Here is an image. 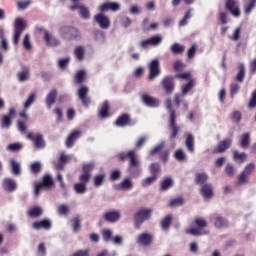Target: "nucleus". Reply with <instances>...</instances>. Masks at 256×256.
<instances>
[{"label": "nucleus", "instance_id": "nucleus-1", "mask_svg": "<svg viewBox=\"0 0 256 256\" xmlns=\"http://www.w3.org/2000/svg\"><path fill=\"white\" fill-rule=\"evenodd\" d=\"M117 160L120 163H125L128 161V172L130 175H139V169L141 167V162L137 156L135 150H129L128 152H121L116 156Z\"/></svg>", "mask_w": 256, "mask_h": 256}, {"label": "nucleus", "instance_id": "nucleus-2", "mask_svg": "<svg viewBox=\"0 0 256 256\" xmlns=\"http://www.w3.org/2000/svg\"><path fill=\"white\" fill-rule=\"evenodd\" d=\"M166 109L169 113L168 129L170 131V141H175L181 128L177 125V112L173 109L171 99L166 100Z\"/></svg>", "mask_w": 256, "mask_h": 256}, {"label": "nucleus", "instance_id": "nucleus-3", "mask_svg": "<svg viewBox=\"0 0 256 256\" xmlns=\"http://www.w3.org/2000/svg\"><path fill=\"white\" fill-rule=\"evenodd\" d=\"M193 225L196 228H189L186 230L187 235H193L194 237H201L203 235H209V230L207 229V220L203 217H195L193 220Z\"/></svg>", "mask_w": 256, "mask_h": 256}, {"label": "nucleus", "instance_id": "nucleus-4", "mask_svg": "<svg viewBox=\"0 0 256 256\" xmlns=\"http://www.w3.org/2000/svg\"><path fill=\"white\" fill-rule=\"evenodd\" d=\"M59 31L60 37L66 41H77V39H81V33L73 26H62Z\"/></svg>", "mask_w": 256, "mask_h": 256}, {"label": "nucleus", "instance_id": "nucleus-5", "mask_svg": "<svg viewBox=\"0 0 256 256\" xmlns=\"http://www.w3.org/2000/svg\"><path fill=\"white\" fill-rule=\"evenodd\" d=\"M150 173L151 176L143 179L141 181V186L142 187H149L159 179V173H161V166L158 163H152L150 165Z\"/></svg>", "mask_w": 256, "mask_h": 256}, {"label": "nucleus", "instance_id": "nucleus-6", "mask_svg": "<svg viewBox=\"0 0 256 256\" xmlns=\"http://www.w3.org/2000/svg\"><path fill=\"white\" fill-rule=\"evenodd\" d=\"M153 213V209H140L138 212L134 214V225L136 229H141V225L145 223V221L151 219V214Z\"/></svg>", "mask_w": 256, "mask_h": 256}, {"label": "nucleus", "instance_id": "nucleus-7", "mask_svg": "<svg viewBox=\"0 0 256 256\" xmlns=\"http://www.w3.org/2000/svg\"><path fill=\"white\" fill-rule=\"evenodd\" d=\"M195 87V80H190L187 84L183 85L181 88V94L176 93L174 95V103L176 107H180L181 103L185 100V95Z\"/></svg>", "mask_w": 256, "mask_h": 256}, {"label": "nucleus", "instance_id": "nucleus-8", "mask_svg": "<svg viewBox=\"0 0 256 256\" xmlns=\"http://www.w3.org/2000/svg\"><path fill=\"white\" fill-rule=\"evenodd\" d=\"M55 185L53 181V177L51 175L46 174L42 177V181L35 185L34 194L37 196L43 191V189H51Z\"/></svg>", "mask_w": 256, "mask_h": 256}, {"label": "nucleus", "instance_id": "nucleus-9", "mask_svg": "<svg viewBox=\"0 0 256 256\" xmlns=\"http://www.w3.org/2000/svg\"><path fill=\"white\" fill-rule=\"evenodd\" d=\"M27 25L22 18H16L14 23V36H13V43L14 45H19V39H21V35L23 31H25Z\"/></svg>", "mask_w": 256, "mask_h": 256}, {"label": "nucleus", "instance_id": "nucleus-10", "mask_svg": "<svg viewBox=\"0 0 256 256\" xmlns=\"http://www.w3.org/2000/svg\"><path fill=\"white\" fill-rule=\"evenodd\" d=\"M148 69V81H155L156 78L161 75V63L159 62V59H153L150 62Z\"/></svg>", "mask_w": 256, "mask_h": 256}, {"label": "nucleus", "instance_id": "nucleus-11", "mask_svg": "<svg viewBox=\"0 0 256 256\" xmlns=\"http://www.w3.org/2000/svg\"><path fill=\"white\" fill-rule=\"evenodd\" d=\"M225 9L226 11H229L230 15L235 17V19H239V17H241V6L239 5L238 0H226Z\"/></svg>", "mask_w": 256, "mask_h": 256}, {"label": "nucleus", "instance_id": "nucleus-12", "mask_svg": "<svg viewBox=\"0 0 256 256\" xmlns=\"http://www.w3.org/2000/svg\"><path fill=\"white\" fill-rule=\"evenodd\" d=\"M27 139L34 143L35 149H45V146L47 145L43 134L34 135L33 132H29L27 134Z\"/></svg>", "mask_w": 256, "mask_h": 256}, {"label": "nucleus", "instance_id": "nucleus-13", "mask_svg": "<svg viewBox=\"0 0 256 256\" xmlns=\"http://www.w3.org/2000/svg\"><path fill=\"white\" fill-rule=\"evenodd\" d=\"M78 99L84 107H89L91 105V97H89V87L80 86L77 91Z\"/></svg>", "mask_w": 256, "mask_h": 256}, {"label": "nucleus", "instance_id": "nucleus-14", "mask_svg": "<svg viewBox=\"0 0 256 256\" xmlns=\"http://www.w3.org/2000/svg\"><path fill=\"white\" fill-rule=\"evenodd\" d=\"M161 85L165 91L166 95H171L173 91H175V77L174 76H165L162 81Z\"/></svg>", "mask_w": 256, "mask_h": 256}, {"label": "nucleus", "instance_id": "nucleus-15", "mask_svg": "<svg viewBox=\"0 0 256 256\" xmlns=\"http://www.w3.org/2000/svg\"><path fill=\"white\" fill-rule=\"evenodd\" d=\"M16 113L15 108H10L8 114L2 116L1 127L3 129H9L13 125V117Z\"/></svg>", "mask_w": 256, "mask_h": 256}, {"label": "nucleus", "instance_id": "nucleus-16", "mask_svg": "<svg viewBox=\"0 0 256 256\" xmlns=\"http://www.w3.org/2000/svg\"><path fill=\"white\" fill-rule=\"evenodd\" d=\"M95 23H98L101 29H109L111 27V20L103 13H98L94 16Z\"/></svg>", "mask_w": 256, "mask_h": 256}, {"label": "nucleus", "instance_id": "nucleus-17", "mask_svg": "<svg viewBox=\"0 0 256 256\" xmlns=\"http://www.w3.org/2000/svg\"><path fill=\"white\" fill-rule=\"evenodd\" d=\"M233 145V140L232 139H225L222 140L218 143L217 147L213 149L212 153L213 155H219L221 153H225L229 147Z\"/></svg>", "mask_w": 256, "mask_h": 256}, {"label": "nucleus", "instance_id": "nucleus-18", "mask_svg": "<svg viewBox=\"0 0 256 256\" xmlns=\"http://www.w3.org/2000/svg\"><path fill=\"white\" fill-rule=\"evenodd\" d=\"M121 9V4L117 2H105L99 6L100 13H107V11H112L115 13Z\"/></svg>", "mask_w": 256, "mask_h": 256}, {"label": "nucleus", "instance_id": "nucleus-19", "mask_svg": "<svg viewBox=\"0 0 256 256\" xmlns=\"http://www.w3.org/2000/svg\"><path fill=\"white\" fill-rule=\"evenodd\" d=\"M79 137H81V130H73L66 139L67 149H71Z\"/></svg>", "mask_w": 256, "mask_h": 256}, {"label": "nucleus", "instance_id": "nucleus-20", "mask_svg": "<svg viewBox=\"0 0 256 256\" xmlns=\"http://www.w3.org/2000/svg\"><path fill=\"white\" fill-rule=\"evenodd\" d=\"M138 245H143V247H149L153 243V235L149 233H142L137 239Z\"/></svg>", "mask_w": 256, "mask_h": 256}, {"label": "nucleus", "instance_id": "nucleus-21", "mask_svg": "<svg viewBox=\"0 0 256 256\" xmlns=\"http://www.w3.org/2000/svg\"><path fill=\"white\" fill-rule=\"evenodd\" d=\"M142 103L147 107H159V99L150 96L149 94H143L141 96Z\"/></svg>", "mask_w": 256, "mask_h": 256}, {"label": "nucleus", "instance_id": "nucleus-22", "mask_svg": "<svg viewBox=\"0 0 256 256\" xmlns=\"http://www.w3.org/2000/svg\"><path fill=\"white\" fill-rule=\"evenodd\" d=\"M44 41L48 47H58V45H61V42L51 35L49 31H44Z\"/></svg>", "mask_w": 256, "mask_h": 256}, {"label": "nucleus", "instance_id": "nucleus-23", "mask_svg": "<svg viewBox=\"0 0 256 256\" xmlns=\"http://www.w3.org/2000/svg\"><path fill=\"white\" fill-rule=\"evenodd\" d=\"M32 227L33 229H36V231H39L41 229H45L47 231L52 227L51 220L43 219L40 221H36L32 224Z\"/></svg>", "mask_w": 256, "mask_h": 256}, {"label": "nucleus", "instance_id": "nucleus-24", "mask_svg": "<svg viewBox=\"0 0 256 256\" xmlns=\"http://www.w3.org/2000/svg\"><path fill=\"white\" fill-rule=\"evenodd\" d=\"M121 219V213L119 211H108L104 213V220L107 223H117Z\"/></svg>", "mask_w": 256, "mask_h": 256}, {"label": "nucleus", "instance_id": "nucleus-25", "mask_svg": "<svg viewBox=\"0 0 256 256\" xmlns=\"http://www.w3.org/2000/svg\"><path fill=\"white\" fill-rule=\"evenodd\" d=\"M116 127H127L131 125V116L129 114L120 115L115 121Z\"/></svg>", "mask_w": 256, "mask_h": 256}, {"label": "nucleus", "instance_id": "nucleus-26", "mask_svg": "<svg viewBox=\"0 0 256 256\" xmlns=\"http://www.w3.org/2000/svg\"><path fill=\"white\" fill-rule=\"evenodd\" d=\"M2 187L5 191H8L9 193H13V191L17 189V183L15 182V180L11 178H6L2 182Z\"/></svg>", "mask_w": 256, "mask_h": 256}, {"label": "nucleus", "instance_id": "nucleus-27", "mask_svg": "<svg viewBox=\"0 0 256 256\" xmlns=\"http://www.w3.org/2000/svg\"><path fill=\"white\" fill-rule=\"evenodd\" d=\"M200 193L204 199H211V197H213V185L209 183L203 184Z\"/></svg>", "mask_w": 256, "mask_h": 256}, {"label": "nucleus", "instance_id": "nucleus-28", "mask_svg": "<svg viewBox=\"0 0 256 256\" xmlns=\"http://www.w3.org/2000/svg\"><path fill=\"white\" fill-rule=\"evenodd\" d=\"M55 101H57V91L55 89H53L46 96L47 108L51 109V107H53V105H55Z\"/></svg>", "mask_w": 256, "mask_h": 256}, {"label": "nucleus", "instance_id": "nucleus-29", "mask_svg": "<svg viewBox=\"0 0 256 256\" xmlns=\"http://www.w3.org/2000/svg\"><path fill=\"white\" fill-rule=\"evenodd\" d=\"M186 149L189 151V153L195 152V137L193 134L189 133L186 136L185 140Z\"/></svg>", "mask_w": 256, "mask_h": 256}, {"label": "nucleus", "instance_id": "nucleus-30", "mask_svg": "<svg viewBox=\"0 0 256 256\" xmlns=\"http://www.w3.org/2000/svg\"><path fill=\"white\" fill-rule=\"evenodd\" d=\"M214 227H216V229L229 227V221L223 216H217L214 221Z\"/></svg>", "mask_w": 256, "mask_h": 256}, {"label": "nucleus", "instance_id": "nucleus-31", "mask_svg": "<svg viewBox=\"0 0 256 256\" xmlns=\"http://www.w3.org/2000/svg\"><path fill=\"white\" fill-rule=\"evenodd\" d=\"M87 79V72L85 70H79L74 76V83L76 85H83Z\"/></svg>", "mask_w": 256, "mask_h": 256}, {"label": "nucleus", "instance_id": "nucleus-32", "mask_svg": "<svg viewBox=\"0 0 256 256\" xmlns=\"http://www.w3.org/2000/svg\"><path fill=\"white\" fill-rule=\"evenodd\" d=\"M172 223H173V215L171 214L166 215L160 222L161 229H163V231H168Z\"/></svg>", "mask_w": 256, "mask_h": 256}, {"label": "nucleus", "instance_id": "nucleus-33", "mask_svg": "<svg viewBox=\"0 0 256 256\" xmlns=\"http://www.w3.org/2000/svg\"><path fill=\"white\" fill-rule=\"evenodd\" d=\"M118 189L121 191H129L133 189V181H131V178H124L123 181L118 185Z\"/></svg>", "mask_w": 256, "mask_h": 256}, {"label": "nucleus", "instance_id": "nucleus-34", "mask_svg": "<svg viewBox=\"0 0 256 256\" xmlns=\"http://www.w3.org/2000/svg\"><path fill=\"white\" fill-rule=\"evenodd\" d=\"M99 117L101 119H107L109 117V101H104L99 110Z\"/></svg>", "mask_w": 256, "mask_h": 256}, {"label": "nucleus", "instance_id": "nucleus-35", "mask_svg": "<svg viewBox=\"0 0 256 256\" xmlns=\"http://www.w3.org/2000/svg\"><path fill=\"white\" fill-rule=\"evenodd\" d=\"M43 215V209L39 206L33 207L28 211V217L32 219H37Z\"/></svg>", "mask_w": 256, "mask_h": 256}, {"label": "nucleus", "instance_id": "nucleus-36", "mask_svg": "<svg viewBox=\"0 0 256 256\" xmlns=\"http://www.w3.org/2000/svg\"><path fill=\"white\" fill-rule=\"evenodd\" d=\"M73 189L75 193H77V195H83L87 193V184H84L82 182L75 183Z\"/></svg>", "mask_w": 256, "mask_h": 256}, {"label": "nucleus", "instance_id": "nucleus-37", "mask_svg": "<svg viewBox=\"0 0 256 256\" xmlns=\"http://www.w3.org/2000/svg\"><path fill=\"white\" fill-rule=\"evenodd\" d=\"M250 143H251V134L244 133L240 139V147L242 149H247V147H249Z\"/></svg>", "mask_w": 256, "mask_h": 256}, {"label": "nucleus", "instance_id": "nucleus-38", "mask_svg": "<svg viewBox=\"0 0 256 256\" xmlns=\"http://www.w3.org/2000/svg\"><path fill=\"white\" fill-rule=\"evenodd\" d=\"M173 187V179L167 177L164 178L160 184V191H169Z\"/></svg>", "mask_w": 256, "mask_h": 256}, {"label": "nucleus", "instance_id": "nucleus-39", "mask_svg": "<svg viewBox=\"0 0 256 256\" xmlns=\"http://www.w3.org/2000/svg\"><path fill=\"white\" fill-rule=\"evenodd\" d=\"M235 81H237V83H243V81H245V65H239Z\"/></svg>", "mask_w": 256, "mask_h": 256}, {"label": "nucleus", "instance_id": "nucleus-40", "mask_svg": "<svg viewBox=\"0 0 256 256\" xmlns=\"http://www.w3.org/2000/svg\"><path fill=\"white\" fill-rule=\"evenodd\" d=\"M74 55H75L77 61H83L85 59V47L77 46L74 49Z\"/></svg>", "mask_w": 256, "mask_h": 256}, {"label": "nucleus", "instance_id": "nucleus-41", "mask_svg": "<svg viewBox=\"0 0 256 256\" xmlns=\"http://www.w3.org/2000/svg\"><path fill=\"white\" fill-rule=\"evenodd\" d=\"M171 53H173V55H181V53H183L185 51V46L179 44V43H174L171 47H170Z\"/></svg>", "mask_w": 256, "mask_h": 256}, {"label": "nucleus", "instance_id": "nucleus-42", "mask_svg": "<svg viewBox=\"0 0 256 256\" xmlns=\"http://www.w3.org/2000/svg\"><path fill=\"white\" fill-rule=\"evenodd\" d=\"M13 175H21V164L15 159L10 160Z\"/></svg>", "mask_w": 256, "mask_h": 256}, {"label": "nucleus", "instance_id": "nucleus-43", "mask_svg": "<svg viewBox=\"0 0 256 256\" xmlns=\"http://www.w3.org/2000/svg\"><path fill=\"white\" fill-rule=\"evenodd\" d=\"M207 179H209V177L206 173H196L195 183L196 185H205Z\"/></svg>", "mask_w": 256, "mask_h": 256}, {"label": "nucleus", "instance_id": "nucleus-44", "mask_svg": "<svg viewBox=\"0 0 256 256\" xmlns=\"http://www.w3.org/2000/svg\"><path fill=\"white\" fill-rule=\"evenodd\" d=\"M256 7V0H248L244 4V13L245 15H249L251 11H253V8Z\"/></svg>", "mask_w": 256, "mask_h": 256}, {"label": "nucleus", "instance_id": "nucleus-45", "mask_svg": "<svg viewBox=\"0 0 256 256\" xmlns=\"http://www.w3.org/2000/svg\"><path fill=\"white\" fill-rule=\"evenodd\" d=\"M29 79V68L22 67V71L18 73V81L23 83V81H27Z\"/></svg>", "mask_w": 256, "mask_h": 256}, {"label": "nucleus", "instance_id": "nucleus-46", "mask_svg": "<svg viewBox=\"0 0 256 256\" xmlns=\"http://www.w3.org/2000/svg\"><path fill=\"white\" fill-rule=\"evenodd\" d=\"M148 40L150 41V45L152 47H157L159 45H161V43H163V37L156 35V36H152L150 38H148Z\"/></svg>", "mask_w": 256, "mask_h": 256}, {"label": "nucleus", "instance_id": "nucleus-47", "mask_svg": "<svg viewBox=\"0 0 256 256\" xmlns=\"http://www.w3.org/2000/svg\"><path fill=\"white\" fill-rule=\"evenodd\" d=\"M234 161H240L241 163H245L247 159V154L245 152L239 153L237 150L233 152Z\"/></svg>", "mask_w": 256, "mask_h": 256}, {"label": "nucleus", "instance_id": "nucleus-48", "mask_svg": "<svg viewBox=\"0 0 256 256\" xmlns=\"http://www.w3.org/2000/svg\"><path fill=\"white\" fill-rule=\"evenodd\" d=\"M174 157L175 159H177V161H180V163H183V161H187V154H185L182 149L176 150L174 153Z\"/></svg>", "mask_w": 256, "mask_h": 256}, {"label": "nucleus", "instance_id": "nucleus-49", "mask_svg": "<svg viewBox=\"0 0 256 256\" xmlns=\"http://www.w3.org/2000/svg\"><path fill=\"white\" fill-rule=\"evenodd\" d=\"M105 174H97L94 176V187H101L105 183Z\"/></svg>", "mask_w": 256, "mask_h": 256}, {"label": "nucleus", "instance_id": "nucleus-50", "mask_svg": "<svg viewBox=\"0 0 256 256\" xmlns=\"http://www.w3.org/2000/svg\"><path fill=\"white\" fill-rule=\"evenodd\" d=\"M22 45L26 51H31V49H33V46L31 45V36L29 34L24 36Z\"/></svg>", "mask_w": 256, "mask_h": 256}, {"label": "nucleus", "instance_id": "nucleus-51", "mask_svg": "<svg viewBox=\"0 0 256 256\" xmlns=\"http://www.w3.org/2000/svg\"><path fill=\"white\" fill-rule=\"evenodd\" d=\"M79 14H80V17L82 19H89V17H91V13L89 12V8L85 7L84 5H80Z\"/></svg>", "mask_w": 256, "mask_h": 256}, {"label": "nucleus", "instance_id": "nucleus-52", "mask_svg": "<svg viewBox=\"0 0 256 256\" xmlns=\"http://www.w3.org/2000/svg\"><path fill=\"white\" fill-rule=\"evenodd\" d=\"M93 169H95V163L89 162V163L83 164L82 173L91 175V171H93Z\"/></svg>", "mask_w": 256, "mask_h": 256}, {"label": "nucleus", "instance_id": "nucleus-53", "mask_svg": "<svg viewBox=\"0 0 256 256\" xmlns=\"http://www.w3.org/2000/svg\"><path fill=\"white\" fill-rule=\"evenodd\" d=\"M174 79H182L184 81H190V80H194L192 77H191V72H184V73H179V74H176L174 76Z\"/></svg>", "mask_w": 256, "mask_h": 256}, {"label": "nucleus", "instance_id": "nucleus-54", "mask_svg": "<svg viewBox=\"0 0 256 256\" xmlns=\"http://www.w3.org/2000/svg\"><path fill=\"white\" fill-rule=\"evenodd\" d=\"M102 237H103L104 241L109 243V241H113V232L109 229H104L102 231Z\"/></svg>", "mask_w": 256, "mask_h": 256}, {"label": "nucleus", "instance_id": "nucleus-55", "mask_svg": "<svg viewBox=\"0 0 256 256\" xmlns=\"http://www.w3.org/2000/svg\"><path fill=\"white\" fill-rule=\"evenodd\" d=\"M185 203L182 197L174 198L170 201L169 207H181Z\"/></svg>", "mask_w": 256, "mask_h": 256}, {"label": "nucleus", "instance_id": "nucleus-56", "mask_svg": "<svg viewBox=\"0 0 256 256\" xmlns=\"http://www.w3.org/2000/svg\"><path fill=\"white\" fill-rule=\"evenodd\" d=\"M253 171H255V164L249 163L245 166L242 173L246 174L248 177H251V174L253 173Z\"/></svg>", "mask_w": 256, "mask_h": 256}, {"label": "nucleus", "instance_id": "nucleus-57", "mask_svg": "<svg viewBox=\"0 0 256 256\" xmlns=\"http://www.w3.org/2000/svg\"><path fill=\"white\" fill-rule=\"evenodd\" d=\"M241 89V87L239 86V84L237 83H232L230 84V97H235V95H237V93H239V90Z\"/></svg>", "mask_w": 256, "mask_h": 256}, {"label": "nucleus", "instance_id": "nucleus-58", "mask_svg": "<svg viewBox=\"0 0 256 256\" xmlns=\"http://www.w3.org/2000/svg\"><path fill=\"white\" fill-rule=\"evenodd\" d=\"M35 97H36L35 93H32L29 95V97L24 103V109H29V107H31L33 103H35Z\"/></svg>", "mask_w": 256, "mask_h": 256}, {"label": "nucleus", "instance_id": "nucleus-59", "mask_svg": "<svg viewBox=\"0 0 256 256\" xmlns=\"http://www.w3.org/2000/svg\"><path fill=\"white\" fill-rule=\"evenodd\" d=\"M30 171L31 173H34V175H37V173H41V163L34 162L30 165Z\"/></svg>", "mask_w": 256, "mask_h": 256}, {"label": "nucleus", "instance_id": "nucleus-60", "mask_svg": "<svg viewBox=\"0 0 256 256\" xmlns=\"http://www.w3.org/2000/svg\"><path fill=\"white\" fill-rule=\"evenodd\" d=\"M70 62H71V58H69V57L60 59L58 61V67L60 69H67Z\"/></svg>", "mask_w": 256, "mask_h": 256}, {"label": "nucleus", "instance_id": "nucleus-61", "mask_svg": "<svg viewBox=\"0 0 256 256\" xmlns=\"http://www.w3.org/2000/svg\"><path fill=\"white\" fill-rule=\"evenodd\" d=\"M79 181H80V183L87 185V183H89V181H91V174L82 172V174L79 176Z\"/></svg>", "mask_w": 256, "mask_h": 256}, {"label": "nucleus", "instance_id": "nucleus-62", "mask_svg": "<svg viewBox=\"0 0 256 256\" xmlns=\"http://www.w3.org/2000/svg\"><path fill=\"white\" fill-rule=\"evenodd\" d=\"M249 109H255L256 107V89L251 93V98L248 102Z\"/></svg>", "mask_w": 256, "mask_h": 256}, {"label": "nucleus", "instance_id": "nucleus-63", "mask_svg": "<svg viewBox=\"0 0 256 256\" xmlns=\"http://www.w3.org/2000/svg\"><path fill=\"white\" fill-rule=\"evenodd\" d=\"M247 181H249V176L247 174H244L243 172H241V174L238 176V185H245V183H247Z\"/></svg>", "mask_w": 256, "mask_h": 256}, {"label": "nucleus", "instance_id": "nucleus-64", "mask_svg": "<svg viewBox=\"0 0 256 256\" xmlns=\"http://www.w3.org/2000/svg\"><path fill=\"white\" fill-rule=\"evenodd\" d=\"M59 215H69V206L62 204L58 206Z\"/></svg>", "mask_w": 256, "mask_h": 256}]
</instances>
